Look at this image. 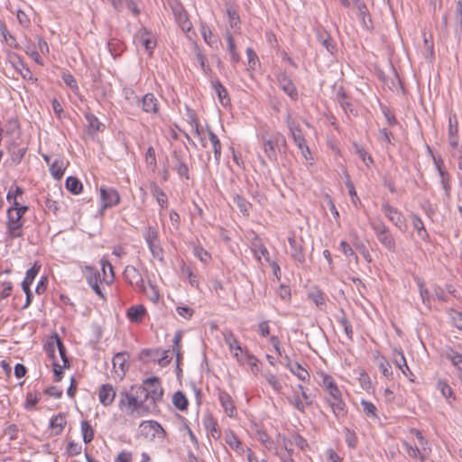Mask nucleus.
<instances>
[{"instance_id": "24", "label": "nucleus", "mask_w": 462, "mask_h": 462, "mask_svg": "<svg viewBox=\"0 0 462 462\" xmlns=\"http://www.w3.org/2000/svg\"><path fill=\"white\" fill-rule=\"evenodd\" d=\"M142 108L145 113L157 114L159 110L158 100L152 93H147L142 99Z\"/></svg>"}, {"instance_id": "26", "label": "nucleus", "mask_w": 462, "mask_h": 462, "mask_svg": "<svg viewBox=\"0 0 462 462\" xmlns=\"http://www.w3.org/2000/svg\"><path fill=\"white\" fill-rule=\"evenodd\" d=\"M174 169L177 171L180 177H184L186 180L189 179V168L186 162L182 160L180 154L176 151L173 152Z\"/></svg>"}, {"instance_id": "47", "label": "nucleus", "mask_w": 462, "mask_h": 462, "mask_svg": "<svg viewBox=\"0 0 462 462\" xmlns=\"http://www.w3.org/2000/svg\"><path fill=\"white\" fill-rule=\"evenodd\" d=\"M319 41L328 52L333 53L335 46L333 44V40L329 34H328L327 32H319Z\"/></svg>"}, {"instance_id": "48", "label": "nucleus", "mask_w": 462, "mask_h": 462, "mask_svg": "<svg viewBox=\"0 0 462 462\" xmlns=\"http://www.w3.org/2000/svg\"><path fill=\"white\" fill-rule=\"evenodd\" d=\"M402 445L405 447L407 454L410 457L414 458H420L421 461L425 459V457L421 455L420 450L418 448V447H412L407 441H403Z\"/></svg>"}, {"instance_id": "61", "label": "nucleus", "mask_w": 462, "mask_h": 462, "mask_svg": "<svg viewBox=\"0 0 462 462\" xmlns=\"http://www.w3.org/2000/svg\"><path fill=\"white\" fill-rule=\"evenodd\" d=\"M194 254L202 262L208 263L210 259V254L201 246L194 248Z\"/></svg>"}, {"instance_id": "3", "label": "nucleus", "mask_w": 462, "mask_h": 462, "mask_svg": "<svg viewBox=\"0 0 462 462\" xmlns=\"http://www.w3.org/2000/svg\"><path fill=\"white\" fill-rule=\"evenodd\" d=\"M140 391H143L142 396L145 403L155 405L162 400L163 391L157 377L148 378L143 381V385H137Z\"/></svg>"}, {"instance_id": "11", "label": "nucleus", "mask_w": 462, "mask_h": 462, "mask_svg": "<svg viewBox=\"0 0 462 462\" xmlns=\"http://www.w3.org/2000/svg\"><path fill=\"white\" fill-rule=\"evenodd\" d=\"M288 242L291 247L290 254L291 258L300 263H304L306 258L303 251V240L301 238L298 239L295 236H291L289 237Z\"/></svg>"}, {"instance_id": "8", "label": "nucleus", "mask_w": 462, "mask_h": 462, "mask_svg": "<svg viewBox=\"0 0 462 462\" xmlns=\"http://www.w3.org/2000/svg\"><path fill=\"white\" fill-rule=\"evenodd\" d=\"M126 282L139 291H144V282L140 272L133 265H127L123 273Z\"/></svg>"}, {"instance_id": "64", "label": "nucleus", "mask_w": 462, "mask_h": 462, "mask_svg": "<svg viewBox=\"0 0 462 462\" xmlns=\"http://www.w3.org/2000/svg\"><path fill=\"white\" fill-rule=\"evenodd\" d=\"M396 356L394 357V363L395 365L400 368L402 369V367H405L407 370H409V366L406 363V359L404 357V355L402 351H395Z\"/></svg>"}, {"instance_id": "51", "label": "nucleus", "mask_w": 462, "mask_h": 462, "mask_svg": "<svg viewBox=\"0 0 462 462\" xmlns=\"http://www.w3.org/2000/svg\"><path fill=\"white\" fill-rule=\"evenodd\" d=\"M159 353L160 349H143L141 352L140 358L144 362H148L149 360H155L158 358Z\"/></svg>"}, {"instance_id": "44", "label": "nucleus", "mask_w": 462, "mask_h": 462, "mask_svg": "<svg viewBox=\"0 0 462 462\" xmlns=\"http://www.w3.org/2000/svg\"><path fill=\"white\" fill-rule=\"evenodd\" d=\"M337 100L346 113L354 114L353 105L347 100L346 95L342 88L337 92Z\"/></svg>"}, {"instance_id": "54", "label": "nucleus", "mask_w": 462, "mask_h": 462, "mask_svg": "<svg viewBox=\"0 0 462 462\" xmlns=\"http://www.w3.org/2000/svg\"><path fill=\"white\" fill-rule=\"evenodd\" d=\"M437 388L440 391L442 395L448 399L453 398V390L452 388L444 381H439L437 383Z\"/></svg>"}, {"instance_id": "10", "label": "nucleus", "mask_w": 462, "mask_h": 462, "mask_svg": "<svg viewBox=\"0 0 462 462\" xmlns=\"http://www.w3.org/2000/svg\"><path fill=\"white\" fill-rule=\"evenodd\" d=\"M382 210L385 217L399 229L402 230L403 226H406V220L403 215L393 206L388 203L382 205Z\"/></svg>"}, {"instance_id": "63", "label": "nucleus", "mask_w": 462, "mask_h": 462, "mask_svg": "<svg viewBox=\"0 0 462 462\" xmlns=\"http://www.w3.org/2000/svg\"><path fill=\"white\" fill-rule=\"evenodd\" d=\"M38 401H39V398H38L36 393L28 392L26 393L25 408L32 409L35 406V404L38 402Z\"/></svg>"}, {"instance_id": "34", "label": "nucleus", "mask_w": 462, "mask_h": 462, "mask_svg": "<svg viewBox=\"0 0 462 462\" xmlns=\"http://www.w3.org/2000/svg\"><path fill=\"white\" fill-rule=\"evenodd\" d=\"M65 187L72 194L78 195L82 191L83 185L81 181L73 176H69L66 180Z\"/></svg>"}, {"instance_id": "30", "label": "nucleus", "mask_w": 462, "mask_h": 462, "mask_svg": "<svg viewBox=\"0 0 462 462\" xmlns=\"http://www.w3.org/2000/svg\"><path fill=\"white\" fill-rule=\"evenodd\" d=\"M212 87L217 95V97L220 103L223 106H227L230 104V98L228 97V93L226 88L221 84L219 80H216L212 82Z\"/></svg>"}, {"instance_id": "18", "label": "nucleus", "mask_w": 462, "mask_h": 462, "mask_svg": "<svg viewBox=\"0 0 462 462\" xmlns=\"http://www.w3.org/2000/svg\"><path fill=\"white\" fill-rule=\"evenodd\" d=\"M137 41L145 48L149 54H152L153 49L156 47L155 38L152 36L145 28L138 32Z\"/></svg>"}, {"instance_id": "12", "label": "nucleus", "mask_w": 462, "mask_h": 462, "mask_svg": "<svg viewBox=\"0 0 462 462\" xmlns=\"http://www.w3.org/2000/svg\"><path fill=\"white\" fill-rule=\"evenodd\" d=\"M433 160H434L436 168L438 170V172H439V175L440 178V183L444 189L445 195H446V197L449 198L450 191H451L450 176H449L448 172L446 171V169L444 167L443 161L440 158L437 159V158L433 157Z\"/></svg>"}, {"instance_id": "27", "label": "nucleus", "mask_w": 462, "mask_h": 462, "mask_svg": "<svg viewBox=\"0 0 462 462\" xmlns=\"http://www.w3.org/2000/svg\"><path fill=\"white\" fill-rule=\"evenodd\" d=\"M46 350L49 353L50 357L53 360L52 362V367H53V373L55 376V381L60 382L62 379L63 375V365H60L55 361V350L52 348V343H48L46 346Z\"/></svg>"}, {"instance_id": "21", "label": "nucleus", "mask_w": 462, "mask_h": 462, "mask_svg": "<svg viewBox=\"0 0 462 462\" xmlns=\"http://www.w3.org/2000/svg\"><path fill=\"white\" fill-rule=\"evenodd\" d=\"M223 335H224V340H225L226 344L228 346L230 351L231 352L235 351V354H234L235 356L237 358V360L239 362H242L243 360L239 358V353L242 354L243 349H242L238 340L233 334V332L231 330H226L224 332Z\"/></svg>"}, {"instance_id": "20", "label": "nucleus", "mask_w": 462, "mask_h": 462, "mask_svg": "<svg viewBox=\"0 0 462 462\" xmlns=\"http://www.w3.org/2000/svg\"><path fill=\"white\" fill-rule=\"evenodd\" d=\"M87 282L88 285L93 289V291L103 300H105V296L98 285V281L100 278L99 273L91 267H87Z\"/></svg>"}, {"instance_id": "28", "label": "nucleus", "mask_w": 462, "mask_h": 462, "mask_svg": "<svg viewBox=\"0 0 462 462\" xmlns=\"http://www.w3.org/2000/svg\"><path fill=\"white\" fill-rule=\"evenodd\" d=\"M287 364L286 366L289 370L295 374L300 380L306 381L310 378V374L306 369H304L299 363L292 364L291 360L286 356Z\"/></svg>"}, {"instance_id": "25", "label": "nucleus", "mask_w": 462, "mask_h": 462, "mask_svg": "<svg viewBox=\"0 0 462 462\" xmlns=\"http://www.w3.org/2000/svg\"><path fill=\"white\" fill-rule=\"evenodd\" d=\"M445 357L457 368L458 378L462 383V355L449 348L446 351Z\"/></svg>"}, {"instance_id": "52", "label": "nucleus", "mask_w": 462, "mask_h": 462, "mask_svg": "<svg viewBox=\"0 0 462 462\" xmlns=\"http://www.w3.org/2000/svg\"><path fill=\"white\" fill-rule=\"evenodd\" d=\"M309 297L319 309L326 305L324 295L319 291L310 292Z\"/></svg>"}, {"instance_id": "14", "label": "nucleus", "mask_w": 462, "mask_h": 462, "mask_svg": "<svg viewBox=\"0 0 462 462\" xmlns=\"http://www.w3.org/2000/svg\"><path fill=\"white\" fill-rule=\"evenodd\" d=\"M280 88L292 99H298V91L291 79L285 73H280L277 77Z\"/></svg>"}, {"instance_id": "41", "label": "nucleus", "mask_w": 462, "mask_h": 462, "mask_svg": "<svg viewBox=\"0 0 462 462\" xmlns=\"http://www.w3.org/2000/svg\"><path fill=\"white\" fill-rule=\"evenodd\" d=\"M233 202L238 207L244 215H249L251 204L245 198L240 195H236L233 198Z\"/></svg>"}, {"instance_id": "23", "label": "nucleus", "mask_w": 462, "mask_h": 462, "mask_svg": "<svg viewBox=\"0 0 462 462\" xmlns=\"http://www.w3.org/2000/svg\"><path fill=\"white\" fill-rule=\"evenodd\" d=\"M140 428L143 431H145L146 434L152 431V437H164L166 434L162 425L155 420L143 421L140 424Z\"/></svg>"}, {"instance_id": "22", "label": "nucleus", "mask_w": 462, "mask_h": 462, "mask_svg": "<svg viewBox=\"0 0 462 462\" xmlns=\"http://www.w3.org/2000/svg\"><path fill=\"white\" fill-rule=\"evenodd\" d=\"M251 249L254 254V256L258 259V261L261 260V256L264 257V260L267 263H271L269 252L267 248L263 245L261 239L255 236L254 238L251 242Z\"/></svg>"}, {"instance_id": "1", "label": "nucleus", "mask_w": 462, "mask_h": 462, "mask_svg": "<svg viewBox=\"0 0 462 462\" xmlns=\"http://www.w3.org/2000/svg\"><path fill=\"white\" fill-rule=\"evenodd\" d=\"M138 386L132 385L129 390L119 393L118 408L128 416L140 418L150 412V405L145 403Z\"/></svg>"}, {"instance_id": "49", "label": "nucleus", "mask_w": 462, "mask_h": 462, "mask_svg": "<svg viewBox=\"0 0 462 462\" xmlns=\"http://www.w3.org/2000/svg\"><path fill=\"white\" fill-rule=\"evenodd\" d=\"M226 442L229 445L230 448H234L236 451H243L242 443L234 433L231 432L230 434L226 435Z\"/></svg>"}, {"instance_id": "6", "label": "nucleus", "mask_w": 462, "mask_h": 462, "mask_svg": "<svg viewBox=\"0 0 462 462\" xmlns=\"http://www.w3.org/2000/svg\"><path fill=\"white\" fill-rule=\"evenodd\" d=\"M23 220L20 215H15L14 210L7 209V236L11 240L15 238L22 237L23 235Z\"/></svg>"}, {"instance_id": "29", "label": "nucleus", "mask_w": 462, "mask_h": 462, "mask_svg": "<svg viewBox=\"0 0 462 462\" xmlns=\"http://www.w3.org/2000/svg\"><path fill=\"white\" fill-rule=\"evenodd\" d=\"M145 312V308L143 305H134L127 310L126 316L132 322L138 323L142 320Z\"/></svg>"}, {"instance_id": "35", "label": "nucleus", "mask_w": 462, "mask_h": 462, "mask_svg": "<svg viewBox=\"0 0 462 462\" xmlns=\"http://www.w3.org/2000/svg\"><path fill=\"white\" fill-rule=\"evenodd\" d=\"M173 405L180 411H186L188 408V399L181 391H177L172 397Z\"/></svg>"}, {"instance_id": "2", "label": "nucleus", "mask_w": 462, "mask_h": 462, "mask_svg": "<svg viewBox=\"0 0 462 462\" xmlns=\"http://www.w3.org/2000/svg\"><path fill=\"white\" fill-rule=\"evenodd\" d=\"M262 144L265 155L273 162H277L278 152L285 154L287 152L286 138L280 132L263 134Z\"/></svg>"}, {"instance_id": "57", "label": "nucleus", "mask_w": 462, "mask_h": 462, "mask_svg": "<svg viewBox=\"0 0 462 462\" xmlns=\"http://www.w3.org/2000/svg\"><path fill=\"white\" fill-rule=\"evenodd\" d=\"M291 445H295L300 448L301 450H305L309 448V444L307 440L300 435L295 434L292 436V440H291Z\"/></svg>"}, {"instance_id": "4", "label": "nucleus", "mask_w": 462, "mask_h": 462, "mask_svg": "<svg viewBox=\"0 0 462 462\" xmlns=\"http://www.w3.org/2000/svg\"><path fill=\"white\" fill-rule=\"evenodd\" d=\"M369 224L381 245L392 253L396 251V243L389 227L381 220H369Z\"/></svg>"}, {"instance_id": "46", "label": "nucleus", "mask_w": 462, "mask_h": 462, "mask_svg": "<svg viewBox=\"0 0 462 462\" xmlns=\"http://www.w3.org/2000/svg\"><path fill=\"white\" fill-rule=\"evenodd\" d=\"M353 146L355 152L359 156V158L366 166H369L370 163L374 162L372 156L367 153L364 147L356 143L353 144Z\"/></svg>"}, {"instance_id": "56", "label": "nucleus", "mask_w": 462, "mask_h": 462, "mask_svg": "<svg viewBox=\"0 0 462 462\" xmlns=\"http://www.w3.org/2000/svg\"><path fill=\"white\" fill-rule=\"evenodd\" d=\"M61 78H62L64 83L68 87H69L72 90H78L79 89L77 81H76V79H75V78L73 77L72 74H70L69 72H64L62 74Z\"/></svg>"}, {"instance_id": "16", "label": "nucleus", "mask_w": 462, "mask_h": 462, "mask_svg": "<svg viewBox=\"0 0 462 462\" xmlns=\"http://www.w3.org/2000/svg\"><path fill=\"white\" fill-rule=\"evenodd\" d=\"M454 37L460 42L462 34V2L457 1L453 14V23L451 24Z\"/></svg>"}, {"instance_id": "31", "label": "nucleus", "mask_w": 462, "mask_h": 462, "mask_svg": "<svg viewBox=\"0 0 462 462\" xmlns=\"http://www.w3.org/2000/svg\"><path fill=\"white\" fill-rule=\"evenodd\" d=\"M151 193L152 194L153 197L156 198V200H157L158 204L161 206V208H167V205H168L167 195L154 182L151 184Z\"/></svg>"}, {"instance_id": "33", "label": "nucleus", "mask_w": 462, "mask_h": 462, "mask_svg": "<svg viewBox=\"0 0 462 462\" xmlns=\"http://www.w3.org/2000/svg\"><path fill=\"white\" fill-rule=\"evenodd\" d=\"M49 343H52L53 349H54V344L56 345V346L59 350L60 358L63 362V366H69V359L67 357L66 347H65L63 342L61 341V339L60 338V337L57 334H54L53 341H50Z\"/></svg>"}, {"instance_id": "38", "label": "nucleus", "mask_w": 462, "mask_h": 462, "mask_svg": "<svg viewBox=\"0 0 462 462\" xmlns=\"http://www.w3.org/2000/svg\"><path fill=\"white\" fill-rule=\"evenodd\" d=\"M113 365L114 368L118 367L121 375H125V371L127 370V365H126V358H125V353H117L113 357Z\"/></svg>"}, {"instance_id": "39", "label": "nucleus", "mask_w": 462, "mask_h": 462, "mask_svg": "<svg viewBox=\"0 0 462 462\" xmlns=\"http://www.w3.org/2000/svg\"><path fill=\"white\" fill-rule=\"evenodd\" d=\"M226 41H227V49L230 55L231 61L234 64H236L240 60L239 54L236 51V44L233 39V36L230 33L226 34Z\"/></svg>"}, {"instance_id": "53", "label": "nucleus", "mask_w": 462, "mask_h": 462, "mask_svg": "<svg viewBox=\"0 0 462 462\" xmlns=\"http://www.w3.org/2000/svg\"><path fill=\"white\" fill-rule=\"evenodd\" d=\"M205 425L208 429L210 430L211 431V436L214 438V439H217L219 438L220 436V432L218 430V426H217V422L212 418V417H209L205 421Z\"/></svg>"}, {"instance_id": "17", "label": "nucleus", "mask_w": 462, "mask_h": 462, "mask_svg": "<svg viewBox=\"0 0 462 462\" xmlns=\"http://www.w3.org/2000/svg\"><path fill=\"white\" fill-rule=\"evenodd\" d=\"M218 400L225 412L230 418L235 417L236 414V410L231 396L226 392L218 389Z\"/></svg>"}, {"instance_id": "55", "label": "nucleus", "mask_w": 462, "mask_h": 462, "mask_svg": "<svg viewBox=\"0 0 462 462\" xmlns=\"http://www.w3.org/2000/svg\"><path fill=\"white\" fill-rule=\"evenodd\" d=\"M378 366L380 371L385 377L388 378L393 375L391 365L385 358H381Z\"/></svg>"}, {"instance_id": "5", "label": "nucleus", "mask_w": 462, "mask_h": 462, "mask_svg": "<svg viewBox=\"0 0 462 462\" xmlns=\"http://www.w3.org/2000/svg\"><path fill=\"white\" fill-rule=\"evenodd\" d=\"M326 402L337 418L345 417L347 413L346 403L343 401L342 393L337 385L327 391Z\"/></svg>"}, {"instance_id": "15", "label": "nucleus", "mask_w": 462, "mask_h": 462, "mask_svg": "<svg viewBox=\"0 0 462 462\" xmlns=\"http://www.w3.org/2000/svg\"><path fill=\"white\" fill-rule=\"evenodd\" d=\"M116 396V392L112 384H102L98 391V399L101 404L107 407L110 406Z\"/></svg>"}, {"instance_id": "9", "label": "nucleus", "mask_w": 462, "mask_h": 462, "mask_svg": "<svg viewBox=\"0 0 462 462\" xmlns=\"http://www.w3.org/2000/svg\"><path fill=\"white\" fill-rule=\"evenodd\" d=\"M100 198L102 200L101 213L108 208L116 206L120 202V195L114 188H100Z\"/></svg>"}, {"instance_id": "37", "label": "nucleus", "mask_w": 462, "mask_h": 462, "mask_svg": "<svg viewBox=\"0 0 462 462\" xmlns=\"http://www.w3.org/2000/svg\"><path fill=\"white\" fill-rule=\"evenodd\" d=\"M337 318V320L340 323V325L343 327L344 331H345L346 337H348V339L352 340L353 339L352 325L348 321L346 315L342 309L340 310V315H338Z\"/></svg>"}, {"instance_id": "43", "label": "nucleus", "mask_w": 462, "mask_h": 462, "mask_svg": "<svg viewBox=\"0 0 462 462\" xmlns=\"http://www.w3.org/2000/svg\"><path fill=\"white\" fill-rule=\"evenodd\" d=\"M81 431H82V437L83 441L86 444L90 443L94 439V430L87 420H83L81 422Z\"/></svg>"}, {"instance_id": "7", "label": "nucleus", "mask_w": 462, "mask_h": 462, "mask_svg": "<svg viewBox=\"0 0 462 462\" xmlns=\"http://www.w3.org/2000/svg\"><path fill=\"white\" fill-rule=\"evenodd\" d=\"M144 239L152 256L160 261H162L163 250L160 245L158 230L154 226H148L144 233Z\"/></svg>"}, {"instance_id": "42", "label": "nucleus", "mask_w": 462, "mask_h": 462, "mask_svg": "<svg viewBox=\"0 0 462 462\" xmlns=\"http://www.w3.org/2000/svg\"><path fill=\"white\" fill-rule=\"evenodd\" d=\"M50 171L54 179L60 180L65 171L63 162L59 160L54 161L50 167Z\"/></svg>"}, {"instance_id": "59", "label": "nucleus", "mask_w": 462, "mask_h": 462, "mask_svg": "<svg viewBox=\"0 0 462 462\" xmlns=\"http://www.w3.org/2000/svg\"><path fill=\"white\" fill-rule=\"evenodd\" d=\"M320 376H321V379H322V385L324 386L325 390L328 391L329 389H332L334 387L337 386L334 379L332 376L325 374V373H320Z\"/></svg>"}, {"instance_id": "19", "label": "nucleus", "mask_w": 462, "mask_h": 462, "mask_svg": "<svg viewBox=\"0 0 462 462\" xmlns=\"http://www.w3.org/2000/svg\"><path fill=\"white\" fill-rule=\"evenodd\" d=\"M448 142L452 148L458 145V123L456 115H450L448 118Z\"/></svg>"}, {"instance_id": "50", "label": "nucleus", "mask_w": 462, "mask_h": 462, "mask_svg": "<svg viewBox=\"0 0 462 462\" xmlns=\"http://www.w3.org/2000/svg\"><path fill=\"white\" fill-rule=\"evenodd\" d=\"M85 117L90 130H92L94 133L100 130L101 123L93 114L88 113L85 115Z\"/></svg>"}, {"instance_id": "45", "label": "nucleus", "mask_w": 462, "mask_h": 462, "mask_svg": "<svg viewBox=\"0 0 462 462\" xmlns=\"http://www.w3.org/2000/svg\"><path fill=\"white\" fill-rule=\"evenodd\" d=\"M360 404H361V406L363 408L364 413L368 418H373V419H377L378 418L377 409L374 406V404H373L371 402H368V401H365V400H362Z\"/></svg>"}, {"instance_id": "13", "label": "nucleus", "mask_w": 462, "mask_h": 462, "mask_svg": "<svg viewBox=\"0 0 462 462\" xmlns=\"http://www.w3.org/2000/svg\"><path fill=\"white\" fill-rule=\"evenodd\" d=\"M172 12L175 17V21L180 25L183 32H189L192 28V24L189 20L188 14L180 5L172 6Z\"/></svg>"}, {"instance_id": "40", "label": "nucleus", "mask_w": 462, "mask_h": 462, "mask_svg": "<svg viewBox=\"0 0 462 462\" xmlns=\"http://www.w3.org/2000/svg\"><path fill=\"white\" fill-rule=\"evenodd\" d=\"M9 151L11 152V159L14 162L19 163L25 154L26 148L25 147H17L14 143L11 144L9 147Z\"/></svg>"}, {"instance_id": "36", "label": "nucleus", "mask_w": 462, "mask_h": 462, "mask_svg": "<svg viewBox=\"0 0 462 462\" xmlns=\"http://www.w3.org/2000/svg\"><path fill=\"white\" fill-rule=\"evenodd\" d=\"M40 269L41 264L35 262L33 265L26 272L25 278L22 282V287L31 286L35 277L37 276Z\"/></svg>"}, {"instance_id": "60", "label": "nucleus", "mask_w": 462, "mask_h": 462, "mask_svg": "<svg viewBox=\"0 0 462 462\" xmlns=\"http://www.w3.org/2000/svg\"><path fill=\"white\" fill-rule=\"evenodd\" d=\"M346 442L351 448H355L357 445V438L354 431L349 429H346Z\"/></svg>"}, {"instance_id": "58", "label": "nucleus", "mask_w": 462, "mask_h": 462, "mask_svg": "<svg viewBox=\"0 0 462 462\" xmlns=\"http://www.w3.org/2000/svg\"><path fill=\"white\" fill-rule=\"evenodd\" d=\"M257 437L258 440L261 441L267 449L271 450L273 448V441L270 439L266 432L258 431Z\"/></svg>"}, {"instance_id": "32", "label": "nucleus", "mask_w": 462, "mask_h": 462, "mask_svg": "<svg viewBox=\"0 0 462 462\" xmlns=\"http://www.w3.org/2000/svg\"><path fill=\"white\" fill-rule=\"evenodd\" d=\"M66 425V419L63 414L59 413L53 416L50 421V428L54 430L55 435H60Z\"/></svg>"}, {"instance_id": "62", "label": "nucleus", "mask_w": 462, "mask_h": 462, "mask_svg": "<svg viewBox=\"0 0 462 462\" xmlns=\"http://www.w3.org/2000/svg\"><path fill=\"white\" fill-rule=\"evenodd\" d=\"M2 291L0 292V300L9 297L13 291V283L11 282H4L1 283Z\"/></svg>"}]
</instances>
